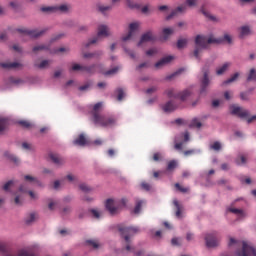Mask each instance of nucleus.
<instances>
[{
    "label": "nucleus",
    "instance_id": "nucleus-1",
    "mask_svg": "<svg viewBox=\"0 0 256 256\" xmlns=\"http://www.w3.org/2000/svg\"><path fill=\"white\" fill-rule=\"evenodd\" d=\"M103 104L101 102L96 103L93 106V122L103 128L113 127L117 124V118L115 116H106L99 114V110L102 108Z\"/></svg>",
    "mask_w": 256,
    "mask_h": 256
},
{
    "label": "nucleus",
    "instance_id": "nucleus-2",
    "mask_svg": "<svg viewBox=\"0 0 256 256\" xmlns=\"http://www.w3.org/2000/svg\"><path fill=\"white\" fill-rule=\"evenodd\" d=\"M221 40L216 39L214 37L207 38L204 35H197L195 38V50L193 52V55L196 59L201 60V54L203 53V50L207 49V46L209 44H220Z\"/></svg>",
    "mask_w": 256,
    "mask_h": 256
},
{
    "label": "nucleus",
    "instance_id": "nucleus-3",
    "mask_svg": "<svg viewBox=\"0 0 256 256\" xmlns=\"http://www.w3.org/2000/svg\"><path fill=\"white\" fill-rule=\"evenodd\" d=\"M119 232H121L122 237L125 239L126 243H128V245L126 246V250L127 251H131L132 248L129 245L130 237L135 235V234H137V233H139L140 232L139 228H137V226H130L128 228L120 227L119 228Z\"/></svg>",
    "mask_w": 256,
    "mask_h": 256
},
{
    "label": "nucleus",
    "instance_id": "nucleus-4",
    "mask_svg": "<svg viewBox=\"0 0 256 256\" xmlns=\"http://www.w3.org/2000/svg\"><path fill=\"white\" fill-rule=\"evenodd\" d=\"M109 27L107 25L98 26L97 36L84 44V48H89L91 45L96 44L102 37H108Z\"/></svg>",
    "mask_w": 256,
    "mask_h": 256
},
{
    "label": "nucleus",
    "instance_id": "nucleus-5",
    "mask_svg": "<svg viewBox=\"0 0 256 256\" xmlns=\"http://www.w3.org/2000/svg\"><path fill=\"white\" fill-rule=\"evenodd\" d=\"M165 94L169 99H180V101H186L191 95V91L186 89L181 92H176L174 89H168Z\"/></svg>",
    "mask_w": 256,
    "mask_h": 256
},
{
    "label": "nucleus",
    "instance_id": "nucleus-6",
    "mask_svg": "<svg viewBox=\"0 0 256 256\" xmlns=\"http://www.w3.org/2000/svg\"><path fill=\"white\" fill-rule=\"evenodd\" d=\"M0 252L4 253V256H35L33 253L27 250L18 251L17 255L14 254L5 243L0 242Z\"/></svg>",
    "mask_w": 256,
    "mask_h": 256
},
{
    "label": "nucleus",
    "instance_id": "nucleus-7",
    "mask_svg": "<svg viewBox=\"0 0 256 256\" xmlns=\"http://www.w3.org/2000/svg\"><path fill=\"white\" fill-rule=\"evenodd\" d=\"M47 31H48V28H44L41 30L18 29L19 33L23 34L24 36H28L29 38H34V39L43 36Z\"/></svg>",
    "mask_w": 256,
    "mask_h": 256
},
{
    "label": "nucleus",
    "instance_id": "nucleus-8",
    "mask_svg": "<svg viewBox=\"0 0 256 256\" xmlns=\"http://www.w3.org/2000/svg\"><path fill=\"white\" fill-rule=\"evenodd\" d=\"M203 78L201 79V87H200V94L204 95L207 92V87L210 84L209 80V66L205 65L202 69Z\"/></svg>",
    "mask_w": 256,
    "mask_h": 256
},
{
    "label": "nucleus",
    "instance_id": "nucleus-9",
    "mask_svg": "<svg viewBox=\"0 0 256 256\" xmlns=\"http://www.w3.org/2000/svg\"><path fill=\"white\" fill-rule=\"evenodd\" d=\"M236 256H256V249L248 242H242V250L236 253Z\"/></svg>",
    "mask_w": 256,
    "mask_h": 256
},
{
    "label": "nucleus",
    "instance_id": "nucleus-10",
    "mask_svg": "<svg viewBox=\"0 0 256 256\" xmlns=\"http://www.w3.org/2000/svg\"><path fill=\"white\" fill-rule=\"evenodd\" d=\"M231 114L238 116L240 119H247L250 116V112L247 109H244L239 106L231 107Z\"/></svg>",
    "mask_w": 256,
    "mask_h": 256
},
{
    "label": "nucleus",
    "instance_id": "nucleus-11",
    "mask_svg": "<svg viewBox=\"0 0 256 256\" xmlns=\"http://www.w3.org/2000/svg\"><path fill=\"white\" fill-rule=\"evenodd\" d=\"M205 241H206V246L208 248H213V247L218 246L219 236H218L217 232H212L211 234H208L205 237Z\"/></svg>",
    "mask_w": 256,
    "mask_h": 256
},
{
    "label": "nucleus",
    "instance_id": "nucleus-12",
    "mask_svg": "<svg viewBox=\"0 0 256 256\" xmlns=\"http://www.w3.org/2000/svg\"><path fill=\"white\" fill-rule=\"evenodd\" d=\"M140 27V23L139 22H133L130 23L129 25V33L123 37V41H128L131 39V37L133 36V34L138 30V28Z\"/></svg>",
    "mask_w": 256,
    "mask_h": 256
},
{
    "label": "nucleus",
    "instance_id": "nucleus-13",
    "mask_svg": "<svg viewBox=\"0 0 256 256\" xmlns=\"http://www.w3.org/2000/svg\"><path fill=\"white\" fill-rule=\"evenodd\" d=\"M187 11V6L186 5H181L178 6L175 10H173L167 17L166 20L169 21L172 18L176 17L177 15L181 14V13H186Z\"/></svg>",
    "mask_w": 256,
    "mask_h": 256
},
{
    "label": "nucleus",
    "instance_id": "nucleus-14",
    "mask_svg": "<svg viewBox=\"0 0 256 256\" xmlns=\"http://www.w3.org/2000/svg\"><path fill=\"white\" fill-rule=\"evenodd\" d=\"M105 207L111 215H115L118 212V207L115 206V201L113 199H107Z\"/></svg>",
    "mask_w": 256,
    "mask_h": 256
},
{
    "label": "nucleus",
    "instance_id": "nucleus-15",
    "mask_svg": "<svg viewBox=\"0 0 256 256\" xmlns=\"http://www.w3.org/2000/svg\"><path fill=\"white\" fill-rule=\"evenodd\" d=\"M154 40H155V36L151 31H148L142 35L141 40L138 43V46L141 47L144 43L152 42Z\"/></svg>",
    "mask_w": 256,
    "mask_h": 256
},
{
    "label": "nucleus",
    "instance_id": "nucleus-16",
    "mask_svg": "<svg viewBox=\"0 0 256 256\" xmlns=\"http://www.w3.org/2000/svg\"><path fill=\"white\" fill-rule=\"evenodd\" d=\"M87 144H88V140H87L85 134H83V133L79 134L78 137L75 140H73V145L83 147Z\"/></svg>",
    "mask_w": 256,
    "mask_h": 256
},
{
    "label": "nucleus",
    "instance_id": "nucleus-17",
    "mask_svg": "<svg viewBox=\"0 0 256 256\" xmlns=\"http://www.w3.org/2000/svg\"><path fill=\"white\" fill-rule=\"evenodd\" d=\"M161 109L164 113H172L177 109V106L173 103V101H168L161 106Z\"/></svg>",
    "mask_w": 256,
    "mask_h": 256
},
{
    "label": "nucleus",
    "instance_id": "nucleus-18",
    "mask_svg": "<svg viewBox=\"0 0 256 256\" xmlns=\"http://www.w3.org/2000/svg\"><path fill=\"white\" fill-rule=\"evenodd\" d=\"M0 67H2L3 69L6 70H10V69H19L21 67H23V65H21L18 62H5V63H0Z\"/></svg>",
    "mask_w": 256,
    "mask_h": 256
},
{
    "label": "nucleus",
    "instance_id": "nucleus-19",
    "mask_svg": "<svg viewBox=\"0 0 256 256\" xmlns=\"http://www.w3.org/2000/svg\"><path fill=\"white\" fill-rule=\"evenodd\" d=\"M49 157H50V159L56 164V165H58V166H62V165H64L65 164V159L64 158H62V157H60L58 154H53V153H51L50 155H49Z\"/></svg>",
    "mask_w": 256,
    "mask_h": 256
},
{
    "label": "nucleus",
    "instance_id": "nucleus-20",
    "mask_svg": "<svg viewBox=\"0 0 256 256\" xmlns=\"http://www.w3.org/2000/svg\"><path fill=\"white\" fill-rule=\"evenodd\" d=\"M98 68H101V65L93 64L91 66H84L83 71H85L86 73H88L90 75H93V74L97 73Z\"/></svg>",
    "mask_w": 256,
    "mask_h": 256
},
{
    "label": "nucleus",
    "instance_id": "nucleus-21",
    "mask_svg": "<svg viewBox=\"0 0 256 256\" xmlns=\"http://www.w3.org/2000/svg\"><path fill=\"white\" fill-rule=\"evenodd\" d=\"M172 60H173V56H165L163 59L158 61V63H156L155 67L160 69L166 64L170 63Z\"/></svg>",
    "mask_w": 256,
    "mask_h": 256
},
{
    "label": "nucleus",
    "instance_id": "nucleus-22",
    "mask_svg": "<svg viewBox=\"0 0 256 256\" xmlns=\"http://www.w3.org/2000/svg\"><path fill=\"white\" fill-rule=\"evenodd\" d=\"M252 34L251 27L249 25H244L240 27V38L247 37Z\"/></svg>",
    "mask_w": 256,
    "mask_h": 256
},
{
    "label": "nucleus",
    "instance_id": "nucleus-23",
    "mask_svg": "<svg viewBox=\"0 0 256 256\" xmlns=\"http://www.w3.org/2000/svg\"><path fill=\"white\" fill-rule=\"evenodd\" d=\"M102 55H103V52H101V51H99V52H86L85 54H83V58H85V59H92V58L99 59Z\"/></svg>",
    "mask_w": 256,
    "mask_h": 256
},
{
    "label": "nucleus",
    "instance_id": "nucleus-24",
    "mask_svg": "<svg viewBox=\"0 0 256 256\" xmlns=\"http://www.w3.org/2000/svg\"><path fill=\"white\" fill-rule=\"evenodd\" d=\"M173 205L176 208V212H175V216L177 218H181L182 217V210H183V206L179 203L178 200H173Z\"/></svg>",
    "mask_w": 256,
    "mask_h": 256
},
{
    "label": "nucleus",
    "instance_id": "nucleus-25",
    "mask_svg": "<svg viewBox=\"0 0 256 256\" xmlns=\"http://www.w3.org/2000/svg\"><path fill=\"white\" fill-rule=\"evenodd\" d=\"M174 33V30L172 28H164L162 30V40L167 41L169 37Z\"/></svg>",
    "mask_w": 256,
    "mask_h": 256
},
{
    "label": "nucleus",
    "instance_id": "nucleus-26",
    "mask_svg": "<svg viewBox=\"0 0 256 256\" xmlns=\"http://www.w3.org/2000/svg\"><path fill=\"white\" fill-rule=\"evenodd\" d=\"M202 126L203 124L201 123V121H199L198 118H193L189 124V128L201 129Z\"/></svg>",
    "mask_w": 256,
    "mask_h": 256
},
{
    "label": "nucleus",
    "instance_id": "nucleus-27",
    "mask_svg": "<svg viewBox=\"0 0 256 256\" xmlns=\"http://www.w3.org/2000/svg\"><path fill=\"white\" fill-rule=\"evenodd\" d=\"M52 64L51 60H43L40 64L35 63V67L39 68V69H46L48 68L50 65Z\"/></svg>",
    "mask_w": 256,
    "mask_h": 256
},
{
    "label": "nucleus",
    "instance_id": "nucleus-28",
    "mask_svg": "<svg viewBox=\"0 0 256 256\" xmlns=\"http://www.w3.org/2000/svg\"><path fill=\"white\" fill-rule=\"evenodd\" d=\"M9 125V119L7 118H0V132H3L7 129Z\"/></svg>",
    "mask_w": 256,
    "mask_h": 256
},
{
    "label": "nucleus",
    "instance_id": "nucleus-29",
    "mask_svg": "<svg viewBox=\"0 0 256 256\" xmlns=\"http://www.w3.org/2000/svg\"><path fill=\"white\" fill-rule=\"evenodd\" d=\"M23 83H24V81L21 80L20 78L10 77V78L8 79V84H9V85H21V84H23Z\"/></svg>",
    "mask_w": 256,
    "mask_h": 256
},
{
    "label": "nucleus",
    "instance_id": "nucleus-30",
    "mask_svg": "<svg viewBox=\"0 0 256 256\" xmlns=\"http://www.w3.org/2000/svg\"><path fill=\"white\" fill-rule=\"evenodd\" d=\"M45 50H49V45L47 44H40V45H36L33 47V52L37 53L39 51H45Z\"/></svg>",
    "mask_w": 256,
    "mask_h": 256
},
{
    "label": "nucleus",
    "instance_id": "nucleus-31",
    "mask_svg": "<svg viewBox=\"0 0 256 256\" xmlns=\"http://www.w3.org/2000/svg\"><path fill=\"white\" fill-rule=\"evenodd\" d=\"M145 202L143 200H137L134 208V214L138 215L141 212V208Z\"/></svg>",
    "mask_w": 256,
    "mask_h": 256
},
{
    "label": "nucleus",
    "instance_id": "nucleus-32",
    "mask_svg": "<svg viewBox=\"0 0 256 256\" xmlns=\"http://www.w3.org/2000/svg\"><path fill=\"white\" fill-rule=\"evenodd\" d=\"M9 160H11L14 164L19 165L20 159L17 158L15 155L10 154L9 152H6L4 154Z\"/></svg>",
    "mask_w": 256,
    "mask_h": 256
},
{
    "label": "nucleus",
    "instance_id": "nucleus-33",
    "mask_svg": "<svg viewBox=\"0 0 256 256\" xmlns=\"http://www.w3.org/2000/svg\"><path fill=\"white\" fill-rule=\"evenodd\" d=\"M18 124L24 129H31L33 127L32 123L28 120H20L18 121Z\"/></svg>",
    "mask_w": 256,
    "mask_h": 256
},
{
    "label": "nucleus",
    "instance_id": "nucleus-34",
    "mask_svg": "<svg viewBox=\"0 0 256 256\" xmlns=\"http://www.w3.org/2000/svg\"><path fill=\"white\" fill-rule=\"evenodd\" d=\"M43 13H57V6L42 7Z\"/></svg>",
    "mask_w": 256,
    "mask_h": 256
},
{
    "label": "nucleus",
    "instance_id": "nucleus-35",
    "mask_svg": "<svg viewBox=\"0 0 256 256\" xmlns=\"http://www.w3.org/2000/svg\"><path fill=\"white\" fill-rule=\"evenodd\" d=\"M231 66V63H225L222 67L218 68L216 71L217 75H222L227 71V69Z\"/></svg>",
    "mask_w": 256,
    "mask_h": 256
},
{
    "label": "nucleus",
    "instance_id": "nucleus-36",
    "mask_svg": "<svg viewBox=\"0 0 256 256\" xmlns=\"http://www.w3.org/2000/svg\"><path fill=\"white\" fill-rule=\"evenodd\" d=\"M79 189L83 193H90L92 191V188L85 183L79 184Z\"/></svg>",
    "mask_w": 256,
    "mask_h": 256
},
{
    "label": "nucleus",
    "instance_id": "nucleus-37",
    "mask_svg": "<svg viewBox=\"0 0 256 256\" xmlns=\"http://www.w3.org/2000/svg\"><path fill=\"white\" fill-rule=\"evenodd\" d=\"M70 9V6L66 5V4H62L60 6H57V13H67Z\"/></svg>",
    "mask_w": 256,
    "mask_h": 256
},
{
    "label": "nucleus",
    "instance_id": "nucleus-38",
    "mask_svg": "<svg viewBox=\"0 0 256 256\" xmlns=\"http://www.w3.org/2000/svg\"><path fill=\"white\" fill-rule=\"evenodd\" d=\"M13 185H15V181L13 180H10L8 182H6L4 185H3V191L5 192H9L11 187H13Z\"/></svg>",
    "mask_w": 256,
    "mask_h": 256
},
{
    "label": "nucleus",
    "instance_id": "nucleus-39",
    "mask_svg": "<svg viewBox=\"0 0 256 256\" xmlns=\"http://www.w3.org/2000/svg\"><path fill=\"white\" fill-rule=\"evenodd\" d=\"M89 212L92 214L93 218L100 219L102 216V212L97 209H90Z\"/></svg>",
    "mask_w": 256,
    "mask_h": 256
},
{
    "label": "nucleus",
    "instance_id": "nucleus-40",
    "mask_svg": "<svg viewBox=\"0 0 256 256\" xmlns=\"http://www.w3.org/2000/svg\"><path fill=\"white\" fill-rule=\"evenodd\" d=\"M175 188L177 189V191H179L180 193H183V194H186L189 192V188H186V187H183V186H180L179 183H176L175 184Z\"/></svg>",
    "mask_w": 256,
    "mask_h": 256
},
{
    "label": "nucleus",
    "instance_id": "nucleus-41",
    "mask_svg": "<svg viewBox=\"0 0 256 256\" xmlns=\"http://www.w3.org/2000/svg\"><path fill=\"white\" fill-rule=\"evenodd\" d=\"M246 80H248V82L252 81V80L256 81V70L255 69H250L248 78Z\"/></svg>",
    "mask_w": 256,
    "mask_h": 256
},
{
    "label": "nucleus",
    "instance_id": "nucleus-42",
    "mask_svg": "<svg viewBox=\"0 0 256 256\" xmlns=\"http://www.w3.org/2000/svg\"><path fill=\"white\" fill-rule=\"evenodd\" d=\"M188 43L187 39H178L177 41V48L178 49H183Z\"/></svg>",
    "mask_w": 256,
    "mask_h": 256
},
{
    "label": "nucleus",
    "instance_id": "nucleus-43",
    "mask_svg": "<svg viewBox=\"0 0 256 256\" xmlns=\"http://www.w3.org/2000/svg\"><path fill=\"white\" fill-rule=\"evenodd\" d=\"M239 76H240L239 73H235L233 76H231V78H229L228 80L224 81L223 85H226V84H229V83H232V82L236 81Z\"/></svg>",
    "mask_w": 256,
    "mask_h": 256
},
{
    "label": "nucleus",
    "instance_id": "nucleus-44",
    "mask_svg": "<svg viewBox=\"0 0 256 256\" xmlns=\"http://www.w3.org/2000/svg\"><path fill=\"white\" fill-rule=\"evenodd\" d=\"M24 179L26 181H29V183H37L39 185V181L37 180V178L33 177V176H30V175H26L24 176Z\"/></svg>",
    "mask_w": 256,
    "mask_h": 256
},
{
    "label": "nucleus",
    "instance_id": "nucleus-45",
    "mask_svg": "<svg viewBox=\"0 0 256 256\" xmlns=\"http://www.w3.org/2000/svg\"><path fill=\"white\" fill-rule=\"evenodd\" d=\"M14 203L17 206L23 205V196L22 195H17L14 199Z\"/></svg>",
    "mask_w": 256,
    "mask_h": 256
},
{
    "label": "nucleus",
    "instance_id": "nucleus-46",
    "mask_svg": "<svg viewBox=\"0 0 256 256\" xmlns=\"http://www.w3.org/2000/svg\"><path fill=\"white\" fill-rule=\"evenodd\" d=\"M222 148L220 142H214V144H211L210 149L214 151H220Z\"/></svg>",
    "mask_w": 256,
    "mask_h": 256
},
{
    "label": "nucleus",
    "instance_id": "nucleus-47",
    "mask_svg": "<svg viewBox=\"0 0 256 256\" xmlns=\"http://www.w3.org/2000/svg\"><path fill=\"white\" fill-rule=\"evenodd\" d=\"M36 219L35 213H31L27 218H26V224H31L34 222Z\"/></svg>",
    "mask_w": 256,
    "mask_h": 256
},
{
    "label": "nucleus",
    "instance_id": "nucleus-48",
    "mask_svg": "<svg viewBox=\"0 0 256 256\" xmlns=\"http://www.w3.org/2000/svg\"><path fill=\"white\" fill-rule=\"evenodd\" d=\"M177 167V161L172 160L167 165V170H173Z\"/></svg>",
    "mask_w": 256,
    "mask_h": 256
},
{
    "label": "nucleus",
    "instance_id": "nucleus-49",
    "mask_svg": "<svg viewBox=\"0 0 256 256\" xmlns=\"http://www.w3.org/2000/svg\"><path fill=\"white\" fill-rule=\"evenodd\" d=\"M98 9L101 13H106V11H110L111 6L99 5Z\"/></svg>",
    "mask_w": 256,
    "mask_h": 256
},
{
    "label": "nucleus",
    "instance_id": "nucleus-50",
    "mask_svg": "<svg viewBox=\"0 0 256 256\" xmlns=\"http://www.w3.org/2000/svg\"><path fill=\"white\" fill-rule=\"evenodd\" d=\"M86 244L92 246L94 249H97L99 247L98 242L94 241V240H88V241H86Z\"/></svg>",
    "mask_w": 256,
    "mask_h": 256
},
{
    "label": "nucleus",
    "instance_id": "nucleus-51",
    "mask_svg": "<svg viewBox=\"0 0 256 256\" xmlns=\"http://www.w3.org/2000/svg\"><path fill=\"white\" fill-rule=\"evenodd\" d=\"M229 211L233 214H236V215H240L242 216L243 215V211L241 209H237V208H230Z\"/></svg>",
    "mask_w": 256,
    "mask_h": 256
},
{
    "label": "nucleus",
    "instance_id": "nucleus-52",
    "mask_svg": "<svg viewBox=\"0 0 256 256\" xmlns=\"http://www.w3.org/2000/svg\"><path fill=\"white\" fill-rule=\"evenodd\" d=\"M116 92L118 93V96H117L118 101H122L124 97V91L121 88H118Z\"/></svg>",
    "mask_w": 256,
    "mask_h": 256
},
{
    "label": "nucleus",
    "instance_id": "nucleus-53",
    "mask_svg": "<svg viewBox=\"0 0 256 256\" xmlns=\"http://www.w3.org/2000/svg\"><path fill=\"white\" fill-rule=\"evenodd\" d=\"M85 66H81L79 64L72 65V71H84Z\"/></svg>",
    "mask_w": 256,
    "mask_h": 256
},
{
    "label": "nucleus",
    "instance_id": "nucleus-54",
    "mask_svg": "<svg viewBox=\"0 0 256 256\" xmlns=\"http://www.w3.org/2000/svg\"><path fill=\"white\" fill-rule=\"evenodd\" d=\"M240 99H242V101H249V92L240 93Z\"/></svg>",
    "mask_w": 256,
    "mask_h": 256
},
{
    "label": "nucleus",
    "instance_id": "nucleus-55",
    "mask_svg": "<svg viewBox=\"0 0 256 256\" xmlns=\"http://www.w3.org/2000/svg\"><path fill=\"white\" fill-rule=\"evenodd\" d=\"M198 2L199 0H186V4L188 5V7H196Z\"/></svg>",
    "mask_w": 256,
    "mask_h": 256
},
{
    "label": "nucleus",
    "instance_id": "nucleus-56",
    "mask_svg": "<svg viewBox=\"0 0 256 256\" xmlns=\"http://www.w3.org/2000/svg\"><path fill=\"white\" fill-rule=\"evenodd\" d=\"M246 162H247V160H246V158H245L244 156H240V158H238V159L236 160V163H237L238 165L246 164Z\"/></svg>",
    "mask_w": 256,
    "mask_h": 256
},
{
    "label": "nucleus",
    "instance_id": "nucleus-57",
    "mask_svg": "<svg viewBox=\"0 0 256 256\" xmlns=\"http://www.w3.org/2000/svg\"><path fill=\"white\" fill-rule=\"evenodd\" d=\"M171 245H173V246H181L182 243L180 242V239L173 238V239L171 240Z\"/></svg>",
    "mask_w": 256,
    "mask_h": 256
},
{
    "label": "nucleus",
    "instance_id": "nucleus-58",
    "mask_svg": "<svg viewBox=\"0 0 256 256\" xmlns=\"http://www.w3.org/2000/svg\"><path fill=\"white\" fill-rule=\"evenodd\" d=\"M62 37H64V34L59 33V34L55 35L54 37H52L51 42H55L57 40H60Z\"/></svg>",
    "mask_w": 256,
    "mask_h": 256
},
{
    "label": "nucleus",
    "instance_id": "nucleus-59",
    "mask_svg": "<svg viewBox=\"0 0 256 256\" xmlns=\"http://www.w3.org/2000/svg\"><path fill=\"white\" fill-rule=\"evenodd\" d=\"M117 71H118V67H115V68L105 72V75L106 76L113 75V74L117 73Z\"/></svg>",
    "mask_w": 256,
    "mask_h": 256
},
{
    "label": "nucleus",
    "instance_id": "nucleus-60",
    "mask_svg": "<svg viewBox=\"0 0 256 256\" xmlns=\"http://www.w3.org/2000/svg\"><path fill=\"white\" fill-rule=\"evenodd\" d=\"M146 54L148 56H153V55L157 54V48H151V50H147Z\"/></svg>",
    "mask_w": 256,
    "mask_h": 256
},
{
    "label": "nucleus",
    "instance_id": "nucleus-61",
    "mask_svg": "<svg viewBox=\"0 0 256 256\" xmlns=\"http://www.w3.org/2000/svg\"><path fill=\"white\" fill-rule=\"evenodd\" d=\"M9 5H10V7H11L12 9H18V7H19V2H18V1H12V2L9 3Z\"/></svg>",
    "mask_w": 256,
    "mask_h": 256
},
{
    "label": "nucleus",
    "instance_id": "nucleus-62",
    "mask_svg": "<svg viewBox=\"0 0 256 256\" xmlns=\"http://www.w3.org/2000/svg\"><path fill=\"white\" fill-rule=\"evenodd\" d=\"M162 158L160 153H155L154 156H152V159L156 162L160 161Z\"/></svg>",
    "mask_w": 256,
    "mask_h": 256
},
{
    "label": "nucleus",
    "instance_id": "nucleus-63",
    "mask_svg": "<svg viewBox=\"0 0 256 256\" xmlns=\"http://www.w3.org/2000/svg\"><path fill=\"white\" fill-rule=\"evenodd\" d=\"M224 41L228 42L229 44H231L232 42V37L229 34H225L224 35Z\"/></svg>",
    "mask_w": 256,
    "mask_h": 256
},
{
    "label": "nucleus",
    "instance_id": "nucleus-64",
    "mask_svg": "<svg viewBox=\"0 0 256 256\" xmlns=\"http://www.w3.org/2000/svg\"><path fill=\"white\" fill-rule=\"evenodd\" d=\"M156 91H157V87H156V86H153V87L147 89L146 92H147L149 95H151V93L156 92Z\"/></svg>",
    "mask_w": 256,
    "mask_h": 256
}]
</instances>
